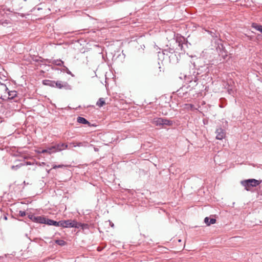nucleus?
I'll return each instance as SVG.
<instances>
[{
	"label": "nucleus",
	"mask_w": 262,
	"mask_h": 262,
	"mask_svg": "<svg viewBox=\"0 0 262 262\" xmlns=\"http://www.w3.org/2000/svg\"><path fill=\"white\" fill-rule=\"evenodd\" d=\"M56 152L61 151L68 148V145L64 143H59L54 145Z\"/></svg>",
	"instance_id": "nucleus-8"
},
{
	"label": "nucleus",
	"mask_w": 262,
	"mask_h": 262,
	"mask_svg": "<svg viewBox=\"0 0 262 262\" xmlns=\"http://www.w3.org/2000/svg\"><path fill=\"white\" fill-rule=\"evenodd\" d=\"M220 55H222V56L224 59H225V58L227 56V53L225 51H222Z\"/></svg>",
	"instance_id": "nucleus-26"
},
{
	"label": "nucleus",
	"mask_w": 262,
	"mask_h": 262,
	"mask_svg": "<svg viewBox=\"0 0 262 262\" xmlns=\"http://www.w3.org/2000/svg\"><path fill=\"white\" fill-rule=\"evenodd\" d=\"M188 88H189V87L188 86H182V88H181L180 89H179L177 91L178 95L179 97H181L185 96L187 95V94L188 93V91L187 90V89H188Z\"/></svg>",
	"instance_id": "nucleus-6"
},
{
	"label": "nucleus",
	"mask_w": 262,
	"mask_h": 262,
	"mask_svg": "<svg viewBox=\"0 0 262 262\" xmlns=\"http://www.w3.org/2000/svg\"><path fill=\"white\" fill-rule=\"evenodd\" d=\"M216 222V220L214 219H209L206 217L204 219V222L207 225H210L211 224H214Z\"/></svg>",
	"instance_id": "nucleus-14"
},
{
	"label": "nucleus",
	"mask_w": 262,
	"mask_h": 262,
	"mask_svg": "<svg viewBox=\"0 0 262 262\" xmlns=\"http://www.w3.org/2000/svg\"><path fill=\"white\" fill-rule=\"evenodd\" d=\"M190 89H189V90H191V89H192L191 87L190 88Z\"/></svg>",
	"instance_id": "nucleus-39"
},
{
	"label": "nucleus",
	"mask_w": 262,
	"mask_h": 262,
	"mask_svg": "<svg viewBox=\"0 0 262 262\" xmlns=\"http://www.w3.org/2000/svg\"><path fill=\"white\" fill-rule=\"evenodd\" d=\"M111 226H112V227H113V226H114V224H111Z\"/></svg>",
	"instance_id": "nucleus-38"
},
{
	"label": "nucleus",
	"mask_w": 262,
	"mask_h": 262,
	"mask_svg": "<svg viewBox=\"0 0 262 262\" xmlns=\"http://www.w3.org/2000/svg\"><path fill=\"white\" fill-rule=\"evenodd\" d=\"M9 96L11 97V98H13L17 95V92L15 91H12L8 93Z\"/></svg>",
	"instance_id": "nucleus-23"
},
{
	"label": "nucleus",
	"mask_w": 262,
	"mask_h": 262,
	"mask_svg": "<svg viewBox=\"0 0 262 262\" xmlns=\"http://www.w3.org/2000/svg\"><path fill=\"white\" fill-rule=\"evenodd\" d=\"M47 153H49V154H51L52 153L56 152V151L54 150L55 147L54 146V145L47 148Z\"/></svg>",
	"instance_id": "nucleus-20"
},
{
	"label": "nucleus",
	"mask_w": 262,
	"mask_h": 262,
	"mask_svg": "<svg viewBox=\"0 0 262 262\" xmlns=\"http://www.w3.org/2000/svg\"><path fill=\"white\" fill-rule=\"evenodd\" d=\"M25 164H23L22 163H19V164L18 165H12L11 167V169L12 170H17V169H18L19 168H20L21 167L24 166Z\"/></svg>",
	"instance_id": "nucleus-19"
},
{
	"label": "nucleus",
	"mask_w": 262,
	"mask_h": 262,
	"mask_svg": "<svg viewBox=\"0 0 262 262\" xmlns=\"http://www.w3.org/2000/svg\"><path fill=\"white\" fill-rule=\"evenodd\" d=\"M52 64H55L56 66H61L63 64V61H62L60 59H54L52 60V61L50 62Z\"/></svg>",
	"instance_id": "nucleus-17"
},
{
	"label": "nucleus",
	"mask_w": 262,
	"mask_h": 262,
	"mask_svg": "<svg viewBox=\"0 0 262 262\" xmlns=\"http://www.w3.org/2000/svg\"><path fill=\"white\" fill-rule=\"evenodd\" d=\"M55 243L60 246H64L66 244V242L62 239L56 240Z\"/></svg>",
	"instance_id": "nucleus-22"
},
{
	"label": "nucleus",
	"mask_w": 262,
	"mask_h": 262,
	"mask_svg": "<svg viewBox=\"0 0 262 262\" xmlns=\"http://www.w3.org/2000/svg\"><path fill=\"white\" fill-rule=\"evenodd\" d=\"M62 71L66 72L68 74L71 75L72 77L74 76V74H73L72 72L66 66H63Z\"/></svg>",
	"instance_id": "nucleus-21"
},
{
	"label": "nucleus",
	"mask_w": 262,
	"mask_h": 262,
	"mask_svg": "<svg viewBox=\"0 0 262 262\" xmlns=\"http://www.w3.org/2000/svg\"><path fill=\"white\" fill-rule=\"evenodd\" d=\"M173 124V121L165 118H163L162 125L172 126Z\"/></svg>",
	"instance_id": "nucleus-13"
},
{
	"label": "nucleus",
	"mask_w": 262,
	"mask_h": 262,
	"mask_svg": "<svg viewBox=\"0 0 262 262\" xmlns=\"http://www.w3.org/2000/svg\"><path fill=\"white\" fill-rule=\"evenodd\" d=\"M105 104V100L103 98H100L96 103V105L99 107H102Z\"/></svg>",
	"instance_id": "nucleus-18"
},
{
	"label": "nucleus",
	"mask_w": 262,
	"mask_h": 262,
	"mask_svg": "<svg viewBox=\"0 0 262 262\" xmlns=\"http://www.w3.org/2000/svg\"><path fill=\"white\" fill-rule=\"evenodd\" d=\"M38 152L41 153V154L47 152V149H42L41 151H39Z\"/></svg>",
	"instance_id": "nucleus-31"
},
{
	"label": "nucleus",
	"mask_w": 262,
	"mask_h": 262,
	"mask_svg": "<svg viewBox=\"0 0 262 262\" xmlns=\"http://www.w3.org/2000/svg\"><path fill=\"white\" fill-rule=\"evenodd\" d=\"M64 166L63 165H54L53 166V169H56L57 168H61V167H63Z\"/></svg>",
	"instance_id": "nucleus-29"
},
{
	"label": "nucleus",
	"mask_w": 262,
	"mask_h": 262,
	"mask_svg": "<svg viewBox=\"0 0 262 262\" xmlns=\"http://www.w3.org/2000/svg\"><path fill=\"white\" fill-rule=\"evenodd\" d=\"M163 118H156L153 120V123L157 126L162 125Z\"/></svg>",
	"instance_id": "nucleus-12"
},
{
	"label": "nucleus",
	"mask_w": 262,
	"mask_h": 262,
	"mask_svg": "<svg viewBox=\"0 0 262 262\" xmlns=\"http://www.w3.org/2000/svg\"><path fill=\"white\" fill-rule=\"evenodd\" d=\"M64 228L74 227L79 228L81 227L82 228H83L84 226H86V225L82 224L81 223H78L75 221H72L70 220L64 221Z\"/></svg>",
	"instance_id": "nucleus-3"
},
{
	"label": "nucleus",
	"mask_w": 262,
	"mask_h": 262,
	"mask_svg": "<svg viewBox=\"0 0 262 262\" xmlns=\"http://www.w3.org/2000/svg\"><path fill=\"white\" fill-rule=\"evenodd\" d=\"M257 195L262 196V187L259 186V190L257 191Z\"/></svg>",
	"instance_id": "nucleus-27"
},
{
	"label": "nucleus",
	"mask_w": 262,
	"mask_h": 262,
	"mask_svg": "<svg viewBox=\"0 0 262 262\" xmlns=\"http://www.w3.org/2000/svg\"><path fill=\"white\" fill-rule=\"evenodd\" d=\"M46 224L49 225H53L54 226L58 227V222L50 219H47L46 220Z\"/></svg>",
	"instance_id": "nucleus-16"
},
{
	"label": "nucleus",
	"mask_w": 262,
	"mask_h": 262,
	"mask_svg": "<svg viewBox=\"0 0 262 262\" xmlns=\"http://www.w3.org/2000/svg\"><path fill=\"white\" fill-rule=\"evenodd\" d=\"M261 35L260 34H258L256 36L257 39H259L260 38H261Z\"/></svg>",
	"instance_id": "nucleus-34"
},
{
	"label": "nucleus",
	"mask_w": 262,
	"mask_h": 262,
	"mask_svg": "<svg viewBox=\"0 0 262 262\" xmlns=\"http://www.w3.org/2000/svg\"><path fill=\"white\" fill-rule=\"evenodd\" d=\"M73 144L74 147H76V146H82V143L81 142H79V143H77L76 145H75L74 143H73Z\"/></svg>",
	"instance_id": "nucleus-30"
},
{
	"label": "nucleus",
	"mask_w": 262,
	"mask_h": 262,
	"mask_svg": "<svg viewBox=\"0 0 262 262\" xmlns=\"http://www.w3.org/2000/svg\"><path fill=\"white\" fill-rule=\"evenodd\" d=\"M33 217H35V216H34L32 214H30L28 215V217L31 219V220H32L33 221Z\"/></svg>",
	"instance_id": "nucleus-33"
},
{
	"label": "nucleus",
	"mask_w": 262,
	"mask_h": 262,
	"mask_svg": "<svg viewBox=\"0 0 262 262\" xmlns=\"http://www.w3.org/2000/svg\"><path fill=\"white\" fill-rule=\"evenodd\" d=\"M29 164H30V163L28 162H26V165H29Z\"/></svg>",
	"instance_id": "nucleus-36"
},
{
	"label": "nucleus",
	"mask_w": 262,
	"mask_h": 262,
	"mask_svg": "<svg viewBox=\"0 0 262 262\" xmlns=\"http://www.w3.org/2000/svg\"><path fill=\"white\" fill-rule=\"evenodd\" d=\"M215 133L216 134V139L217 140H222L225 137L226 132L224 129L222 128H218L216 129Z\"/></svg>",
	"instance_id": "nucleus-5"
},
{
	"label": "nucleus",
	"mask_w": 262,
	"mask_h": 262,
	"mask_svg": "<svg viewBox=\"0 0 262 262\" xmlns=\"http://www.w3.org/2000/svg\"><path fill=\"white\" fill-rule=\"evenodd\" d=\"M182 41H178V43H179V47L180 48V49L181 50H184V46H183V43L181 42Z\"/></svg>",
	"instance_id": "nucleus-25"
},
{
	"label": "nucleus",
	"mask_w": 262,
	"mask_h": 262,
	"mask_svg": "<svg viewBox=\"0 0 262 262\" xmlns=\"http://www.w3.org/2000/svg\"><path fill=\"white\" fill-rule=\"evenodd\" d=\"M199 72L195 69H192L188 75H184V78L185 82L189 84L188 86L193 88L198 84Z\"/></svg>",
	"instance_id": "nucleus-1"
},
{
	"label": "nucleus",
	"mask_w": 262,
	"mask_h": 262,
	"mask_svg": "<svg viewBox=\"0 0 262 262\" xmlns=\"http://www.w3.org/2000/svg\"><path fill=\"white\" fill-rule=\"evenodd\" d=\"M19 215L20 216L23 217V216L26 215V212L25 211H19Z\"/></svg>",
	"instance_id": "nucleus-28"
},
{
	"label": "nucleus",
	"mask_w": 262,
	"mask_h": 262,
	"mask_svg": "<svg viewBox=\"0 0 262 262\" xmlns=\"http://www.w3.org/2000/svg\"><path fill=\"white\" fill-rule=\"evenodd\" d=\"M46 220L47 219L42 217L41 216L33 217V221L39 223L46 224Z\"/></svg>",
	"instance_id": "nucleus-10"
},
{
	"label": "nucleus",
	"mask_w": 262,
	"mask_h": 262,
	"mask_svg": "<svg viewBox=\"0 0 262 262\" xmlns=\"http://www.w3.org/2000/svg\"><path fill=\"white\" fill-rule=\"evenodd\" d=\"M251 27L262 33V25L256 23H252Z\"/></svg>",
	"instance_id": "nucleus-15"
},
{
	"label": "nucleus",
	"mask_w": 262,
	"mask_h": 262,
	"mask_svg": "<svg viewBox=\"0 0 262 262\" xmlns=\"http://www.w3.org/2000/svg\"><path fill=\"white\" fill-rule=\"evenodd\" d=\"M261 182V180L249 179L242 181L241 184L247 191L253 192L256 190V187L259 186Z\"/></svg>",
	"instance_id": "nucleus-2"
},
{
	"label": "nucleus",
	"mask_w": 262,
	"mask_h": 262,
	"mask_svg": "<svg viewBox=\"0 0 262 262\" xmlns=\"http://www.w3.org/2000/svg\"><path fill=\"white\" fill-rule=\"evenodd\" d=\"M4 219L5 220H7V216H6V215H5V216H4Z\"/></svg>",
	"instance_id": "nucleus-35"
},
{
	"label": "nucleus",
	"mask_w": 262,
	"mask_h": 262,
	"mask_svg": "<svg viewBox=\"0 0 262 262\" xmlns=\"http://www.w3.org/2000/svg\"><path fill=\"white\" fill-rule=\"evenodd\" d=\"M77 121L83 124H88L89 126H92L93 125L91 124V123L89 122L86 119L82 117H78L77 118Z\"/></svg>",
	"instance_id": "nucleus-9"
},
{
	"label": "nucleus",
	"mask_w": 262,
	"mask_h": 262,
	"mask_svg": "<svg viewBox=\"0 0 262 262\" xmlns=\"http://www.w3.org/2000/svg\"><path fill=\"white\" fill-rule=\"evenodd\" d=\"M55 81H54V80H44L42 81V83L45 85H47V86L54 88Z\"/></svg>",
	"instance_id": "nucleus-11"
},
{
	"label": "nucleus",
	"mask_w": 262,
	"mask_h": 262,
	"mask_svg": "<svg viewBox=\"0 0 262 262\" xmlns=\"http://www.w3.org/2000/svg\"><path fill=\"white\" fill-rule=\"evenodd\" d=\"M64 221H60L58 222V227H64Z\"/></svg>",
	"instance_id": "nucleus-24"
},
{
	"label": "nucleus",
	"mask_w": 262,
	"mask_h": 262,
	"mask_svg": "<svg viewBox=\"0 0 262 262\" xmlns=\"http://www.w3.org/2000/svg\"><path fill=\"white\" fill-rule=\"evenodd\" d=\"M54 88H57L59 89H64L66 90H70L72 86L67 82L62 81H55Z\"/></svg>",
	"instance_id": "nucleus-4"
},
{
	"label": "nucleus",
	"mask_w": 262,
	"mask_h": 262,
	"mask_svg": "<svg viewBox=\"0 0 262 262\" xmlns=\"http://www.w3.org/2000/svg\"><path fill=\"white\" fill-rule=\"evenodd\" d=\"M176 56V55L174 53H171L169 55V58H174Z\"/></svg>",
	"instance_id": "nucleus-32"
},
{
	"label": "nucleus",
	"mask_w": 262,
	"mask_h": 262,
	"mask_svg": "<svg viewBox=\"0 0 262 262\" xmlns=\"http://www.w3.org/2000/svg\"><path fill=\"white\" fill-rule=\"evenodd\" d=\"M161 67L160 66V63H158V66H156L152 69V73L155 76H158L161 73Z\"/></svg>",
	"instance_id": "nucleus-7"
},
{
	"label": "nucleus",
	"mask_w": 262,
	"mask_h": 262,
	"mask_svg": "<svg viewBox=\"0 0 262 262\" xmlns=\"http://www.w3.org/2000/svg\"><path fill=\"white\" fill-rule=\"evenodd\" d=\"M111 226H112V227H113V226H114V224H111Z\"/></svg>",
	"instance_id": "nucleus-37"
}]
</instances>
